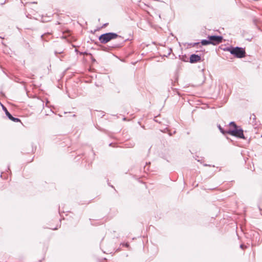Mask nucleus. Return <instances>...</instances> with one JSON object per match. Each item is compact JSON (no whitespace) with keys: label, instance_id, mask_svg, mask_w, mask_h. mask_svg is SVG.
I'll list each match as a JSON object with an SVG mask.
<instances>
[{"label":"nucleus","instance_id":"obj_6","mask_svg":"<svg viewBox=\"0 0 262 262\" xmlns=\"http://www.w3.org/2000/svg\"><path fill=\"white\" fill-rule=\"evenodd\" d=\"M201 59V56L196 54H192L190 57V62L191 63H194L200 61Z\"/></svg>","mask_w":262,"mask_h":262},{"label":"nucleus","instance_id":"obj_7","mask_svg":"<svg viewBox=\"0 0 262 262\" xmlns=\"http://www.w3.org/2000/svg\"><path fill=\"white\" fill-rule=\"evenodd\" d=\"M201 43L203 46H206L211 44L209 39L208 40L204 39L201 41Z\"/></svg>","mask_w":262,"mask_h":262},{"label":"nucleus","instance_id":"obj_3","mask_svg":"<svg viewBox=\"0 0 262 262\" xmlns=\"http://www.w3.org/2000/svg\"><path fill=\"white\" fill-rule=\"evenodd\" d=\"M118 37L120 36L115 33H106L101 35L99 37V40L101 43L105 44Z\"/></svg>","mask_w":262,"mask_h":262},{"label":"nucleus","instance_id":"obj_4","mask_svg":"<svg viewBox=\"0 0 262 262\" xmlns=\"http://www.w3.org/2000/svg\"><path fill=\"white\" fill-rule=\"evenodd\" d=\"M211 44L216 45L221 43L223 40V37L221 36H208Z\"/></svg>","mask_w":262,"mask_h":262},{"label":"nucleus","instance_id":"obj_12","mask_svg":"<svg viewBox=\"0 0 262 262\" xmlns=\"http://www.w3.org/2000/svg\"><path fill=\"white\" fill-rule=\"evenodd\" d=\"M199 43V42L195 43H194V45H198Z\"/></svg>","mask_w":262,"mask_h":262},{"label":"nucleus","instance_id":"obj_5","mask_svg":"<svg viewBox=\"0 0 262 262\" xmlns=\"http://www.w3.org/2000/svg\"><path fill=\"white\" fill-rule=\"evenodd\" d=\"M3 108L5 112L6 116L9 118V119L15 122H19L20 121L19 119L13 117L5 106H3Z\"/></svg>","mask_w":262,"mask_h":262},{"label":"nucleus","instance_id":"obj_10","mask_svg":"<svg viewBox=\"0 0 262 262\" xmlns=\"http://www.w3.org/2000/svg\"><path fill=\"white\" fill-rule=\"evenodd\" d=\"M240 247H241V248H243V247H244V245H241L240 246Z\"/></svg>","mask_w":262,"mask_h":262},{"label":"nucleus","instance_id":"obj_9","mask_svg":"<svg viewBox=\"0 0 262 262\" xmlns=\"http://www.w3.org/2000/svg\"><path fill=\"white\" fill-rule=\"evenodd\" d=\"M120 47H121V44H120V43H116V44L113 45L112 46H111V47L113 48H119Z\"/></svg>","mask_w":262,"mask_h":262},{"label":"nucleus","instance_id":"obj_1","mask_svg":"<svg viewBox=\"0 0 262 262\" xmlns=\"http://www.w3.org/2000/svg\"><path fill=\"white\" fill-rule=\"evenodd\" d=\"M229 126L230 128L226 131L227 134L239 138L245 139L243 129L239 128L234 122H231Z\"/></svg>","mask_w":262,"mask_h":262},{"label":"nucleus","instance_id":"obj_11","mask_svg":"<svg viewBox=\"0 0 262 262\" xmlns=\"http://www.w3.org/2000/svg\"><path fill=\"white\" fill-rule=\"evenodd\" d=\"M125 246H126V247H128V244H125Z\"/></svg>","mask_w":262,"mask_h":262},{"label":"nucleus","instance_id":"obj_8","mask_svg":"<svg viewBox=\"0 0 262 262\" xmlns=\"http://www.w3.org/2000/svg\"><path fill=\"white\" fill-rule=\"evenodd\" d=\"M218 128L219 129H220V130L221 131V132L222 133H223V134H227L226 133V131H224V129H223V128L220 125H218Z\"/></svg>","mask_w":262,"mask_h":262},{"label":"nucleus","instance_id":"obj_2","mask_svg":"<svg viewBox=\"0 0 262 262\" xmlns=\"http://www.w3.org/2000/svg\"><path fill=\"white\" fill-rule=\"evenodd\" d=\"M224 51H227L237 58H243L245 56L246 52L244 49L240 47L227 48Z\"/></svg>","mask_w":262,"mask_h":262}]
</instances>
